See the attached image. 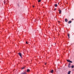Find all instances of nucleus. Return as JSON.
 <instances>
[{
    "label": "nucleus",
    "mask_w": 74,
    "mask_h": 74,
    "mask_svg": "<svg viewBox=\"0 0 74 74\" xmlns=\"http://www.w3.org/2000/svg\"><path fill=\"white\" fill-rule=\"evenodd\" d=\"M70 64H70V63H69V65H70Z\"/></svg>",
    "instance_id": "nucleus-17"
},
{
    "label": "nucleus",
    "mask_w": 74,
    "mask_h": 74,
    "mask_svg": "<svg viewBox=\"0 0 74 74\" xmlns=\"http://www.w3.org/2000/svg\"><path fill=\"white\" fill-rule=\"evenodd\" d=\"M65 22H67L68 21V20H67V18H66L65 19Z\"/></svg>",
    "instance_id": "nucleus-4"
},
{
    "label": "nucleus",
    "mask_w": 74,
    "mask_h": 74,
    "mask_svg": "<svg viewBox=\"0 0 74 74\" xmlns=\"http://www.w3.org/2000/svg\"><path fill=\"white\" fill-rule=\"evenodd\" d=\"M71 71H69L68 73V74H70V73H71Z\"/></svg>",
    "instance_id": "nucleus-7"
},
{
    "label": "nucleus",
    "mask_w": 74,
    "mask_h": 74,
    "mask_svg": "<svg viewBox=\"0 0 74 74\" xmlns=\"http://www.w3.org/2000/svg\"><path fill=\"white\" fill-rule=\"evenodd\" d=\"M67 62H69V63H73V62L69 60H67Z\"/></svg>",
    "instance_id": "nucleus-2"
},
{
    "label": "nucleus",
    "mask_w": 74,
    "mask_h": 74,
    "mask_svg": "<svg viewBox=\"0 0 74 74\" xmlns=\"http://www.w3.org/2000/svg\"><path fill=\"white\" fill-rule=\"evenodd\" d=\"M18 55L19 56H20L21 58H22V54H21V53H18Z\"/></svg>",
    "instance_id": "nucleus-1"
},
{
    "label": "nucleus",
    "mask_w": 74,
    "mask_h": 74,
    "mask_svg": "<svg viewBox=\"0 0 74 74\" xmlns=\"http://www.w3.org/2000/svg\"><path fill=\"white\" fill-rule=\"evenodd\" d=\"M26 44H28V43H27V41L26 42Z\"/></svg>",
    "instance_id": "nucleus-14"
},
{
    "label": "nucleus",
    "mask_w": 74,
    "mask_h": 74,
    "mask_svg": "<svg viewBox=\"0 0 74 74\" xmlns=\"http://www.w3.org/2000/svg\"><path fill=\"white\" fill-rule=\"evenodd\" d=\"M29 70H30L29 69H27V72H29Z\"/></svg>",
    "instance_id": "nucleus-11"
},
{
    "label": "nucleus",
    "mask_w": 74,
    "mask_h": 74,
    "mask_svg": "<svg viewBox=\"0 0 74 74\" xmlns=\"http://www.w3.org/2000/svg\"><path fill=\"white\" fill-rule=\"evenodd\" d=\"M51 73H53V70H52L51 71Z\"/></svg>",
    "instance_id": "nucleus-9"
},
{
    "label": "nucleus",
    "mask_w": 74,
    "mask_h": 74,
    "mask_svg": "<svg viewBox=\"0 0 74 74\" xmlns=\"http://www.w3.org/2000/svg\"><path fill=\"white\" fill-rule=\"evenodd\" d=\"M59 13L60 14H61V13H62V11L61 10H59Z\"/></svg>",
    "instance_id": "nucleus-5"
},
{
    "label": "nucleus",
    "mask_w": 74,
    "mask_h": 74,
    "mask_svg": "<svg viewBox=\"0 0 74 74\" xmlns=\"http://www.w3.org/2000/svg\"><path fill=\"white\" fill-rule=\"evenodd\" d=\"M54 5L56 7L58 6V5L57 4H55Z\"/></svg>",
    "instance_id": "nucleus-10"
},
{
    "label": "nucleus",
    "mask_w": 74,
    "mask_h": 74,
    "mask_svg": "<svg viewBox=\"0 0 74 74\" xmlns=\"http://www.w3.org/2000/svg\"><path fill=\"white\" fill-rule=\"evenodd\" d=\"M72 20H73V18L72 19Z\"/></svg>",
    "instance_id": "nucleus-21"
},
{
    "label": "nucleus",
    "mask_w": 74,
    "mask_h": 74,
    "mask_svg": "<svg viewBox=\"0 0 74 74\" xmlns=\"http://www.w3.org/2000/svg\"><path fill=\"white\" fill-rule=\"evenodd\" d=\"M71 23V21H69L68 22V23L70 24V23Z\"/></svg>",
    "instance_id": "nucleus-6"
},
{
    "label": "nucleus",
    "mask_w": 74,
    "mask_h": 74,
    "mask_svg": "<svg viewBox=\"0 0 74 74\" xmlns=\"http://www.w3.org/2000/svg\"><path fill=\"white\" fill-rule=\"evenodd\" d=\"M56 10V9H55V10Z\"/></svg>",
    "instance_id": "nucleus-20"
},
{
    "label": "nucleus",
    "mask_w": 74,
    "mask_h": 74,
    "mask_svg": "<svg viewBox=\"0 0 74 74\" xmlns=\"http://www.w3.org/2000/svg\"><path fill=\"white\" fill-rule=\"evenodd\" d=\"M74 65H72V66H71V68H74Z\"/></svg>",
    "instance_id": "nucleus-12"
},
{
    "label": "nucleus",
    "mask_w": 74,
    "mask_h": 74,
    "mask_svg": "<svg viewBox=\"0 0 74 74\" xmlns=\"http://www.w3.org/2000/svg\"><path fill=\"white\" fill-rule=\"evenodd\" d=\"M47 64V63H45V65H46Z\"/></svg>",
    "instance_id": "nucleus-19"
},
{
    "label": "nucleus",
    "mask_w": 74,
    "mask_h": 74,
    "mask_svg": "<svg viewBox=\"0 0 74 74\" xmlns=\"http://www.w3.org/2000/svg\"><path fill=\"white\" fill-rule=\"evenodd\" d=\"M41 2V0H39L38 1V2Z\"/></svg>",
    "instance_id": "nucleus-13"
},
{
    "label": "nucleus",
    "mask_w": 74,
    "mask_h": 74,
    "mask_svg": "<svg viewBox=\"0 0 74 74\" xmlns=\"http://www.w3.org/2000/svg\"><path fill=\"white\" fill-rule=\"evenodd\" d=\"M68 38H70V35H69V34H68Z\"/></svg>",
    "instance_id": "nucleus-8"
},
{
    "label": "nucleus",
    "mask_w": 74,
    "mask_h": 74,
    "mask_svg": "<svg viewBox=\"0 0 74 74\" xmlns=\"http://www.w3.org/2000/svg\"><path fill=\"white\" fill-rule=\"evenodd\" d=\"M33 8H34V6H33Z\"/></svg>",
    "instance_id": "nucleus-18"
},
{
    "label": "nucleus",
    "mask_w": 74,
    "mask_h": 74,
    "mask_svg": "<svg viewBox=\"0 0 74 74\" xmlns=\"http://www.w3.org/2000/svg\"><path fill=\"white\" fill-rule=\"evenodd\" d=\"M25 69V67H23L22 68V69Z\"/></svg>",
    "instance_id": "nucleus-15"
},
{
    "label": "nucleus",
    "mask_w": 74,
    "mask_h": 74,
    "mask_svg": "<svg viewBox=\"0 0 74 74\" xmlns=\"http://www.w3.org/2000/svg\"><path fill=\"white\" fill-rule=\"evenodd\" d=\"M68 67H69V68H70V65H69Z\"/></svg>",
    "instance_id": "nucleus-16"
},
{
    "label": "nucleus",
    "mask_w": 74,
    "mask_h": 74,
    "mask_svg": "<svg viewBox=\"0 0 74 74\" xmlns=\"http://www.w3.org/2000/svg\"><path fill=\"white\" fill-rule=\"evenodd\" d=\"M21 74H26V72H24L22 73Z\"/></svg>",
    "instance_id": "nucleus-3"
}]
</instances>
